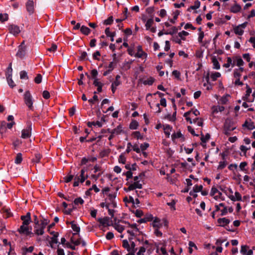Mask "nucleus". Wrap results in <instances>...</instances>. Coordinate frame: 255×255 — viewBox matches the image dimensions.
I'll return each instance as SVG.
<instances>
[{
	"instance_id": "3c124183",
	"label": "nucleus",
	"mask_w": 255,
	"mask_h": 255,
	"mask_svg": "<svg viewBox=\"0 0 255 255\" xmlns=\"http://www.w3.org/2000/svg\"><path fill=\"white\" fill-rule=\"evenodd\" d=\"M193 123L197 124V125L199 127H202L203 125V120L198 118H196L194 119L193 120Z\"/></svg>"
},
{
	"instance_id": "c756f323",
	"label": "nucleus",
	"mask_w": 255,
	"mask_h": 255,
	"mask_svg": "<svg viewBox=\"0 0 255 255\" xmlns=\"http://www.w3.org/2000/svg\"><path fill=\"white\" fill-rule=\"evenodd\" d=\"M138 127V123L135 120H132L129 124V128L131 129H136Z\"/></svg>"
},
{
	"instance_id": "0e129e2a",
	"label": "nucleus",
	"mask_w": 255,
	"mask_h": 255,
	"mask_svg": "<svg viewBox=\"0 0 255 255\" xmlns=\"http://www.w3.org/2000/svg\"><path fill=\"white\" fill-rule=\"evenodd\" d=\"M132 134L134 137L136 138L137 139H142L143 138L142 136L140 134V132L138 131L133 132Z\"/></svg>"
},
{
	"instance_id": "2f4dec72",
	"label": "nucleus",
	"mask_w": 255,
	"mask_h": 255,
	"mask_svg": "<svg viewBox=\"0 0 255 255\" xmlns=\"http://www.w3.org/2000/svg\"><path fill=\"white\" fill-rule=\"evenodd\" d=\"M121 222H122V223H124L128 224V227H130L131 228H133L134 229V231H135V232H138L139 231L137 227L136 224H130L129 222H127V221H121Z\"/></svg>"
},
{
	"instance_id": "9b49d317",
	"label": "nucleus",
	"mask_w": 255,
	"mask_h": 255,
	"mask_svg": "<svg viewBox=\"0 0 255 255\" xmlns=\"http://www.w3.org/2000/svg\"><path fill=\"white\" fill-rule=\"evenodd\" d=\"M34 235L35 234L37 236L42 235L44 233L45 228L40 225H35L34 226Z\"/></svg>"
},
{
	"instance_id": "a19ab883",
	"label": "nucleus",
	"mask_w": 255,
	"mask_h": 255,
	"mask_svg": "<svg viewBox=\"0 0 255 255\" xmlns=\"http://www.w3.org/2000/svg\"><path fill=\"white\" fill-rule=\"evenodd\" d=\"M42 157L40 153L35 154L34 157L32 159V162L35 163H39Z\"/></svg>"
},
{
	"instance_id": "39448f33",
	"label": "nucleus",
	"mask_w": 255,
	"mask_h": 255,
	"mask_svg": "<svg viewBox=\"0 0 255 255\" xmlns=\"http://www.w3.org/2000/svg\"><path fill=\"white\" fill-rule=\"evenodd\" d=\"M32 123L31 122L27 123V126L25 128L21 131V136L22 138L26 139L30 137L31 135Z\"/></svg>"
},
{
	"instance_id": "e433bc0d",
	"label": "nucleus",
	"mask_w": 255,
	"mask_h": 255,
	"mask_svg": "<svg viewBox=\"0 0 255 255\" xmlns=\"http://www.w3.org/2000/svg\"><path fill=\"white\" fill-rule=\"evenodd\" d=\"M154 79L153 77H149L147 80H144L143 82V84L144 85H152L153 84V83H154Z\"/></svg>"
},
{
	"instance_id": "2eb2a0df",
	"label": "nucleus",
	"mask_w": 255,
	"mask_h": 255,
	"mask_svg": "<svg viewBox=\"0 0 255 255\" xmlns=\"http://www.w3.org/2000/svg\"><path fill=\"white\" fill-rule=\"evenodd\" d=\"M147 55V54L143 51L142 46L141 45H138L137 46V52L134 54V56L137 58H141L143 56H145V57H146Z\"/></svg>"
},
{
	"instance_id": "338daca9",
	"label": "nucleus",
	"mask_w": 255,
	"mask_h": 255,
	"mask_svg": "<svg viewBox=\"0 0 255 255\" xmlns=\"http://www.w3.org/2000/svg\"><path fill=\"white\" fill-rule=\"evenodd\" d=\"M101 56V53L99 51H96L93 54V58L94 60H100L99 56Z\"/></svg>"
},
{
	"instance_id": "bf43d9fd",
	"label": "nucleus",
	"mask_w": 255,
	"mask_h": 255,
	"mask_svg": "<svg viewBox=\"0 0 255 255\" xmlns=\"http://www.w3.org/2000/svg\"><path fill=\"white\" fill-rule=\"evenodd\" d=\"M21 144H22V141L19 139H16L12 143V145L14 147L15 149H16L17 147L19 146Z\"/></svg>"
},
{
	"instance_id": "0eeeda50",
	"label": "nucleus",
	"mask_w": 255,
	"mask_h": 255,
	"mask_svg": "<svg viewBox=\"0 0 255 255\" xmlns=\"http://www.w3.org/2000/svg\"><path fill=\"white\" fill-rule=\"evenodd\" d=\"M8 30L10 33L15 36H17L21 32L19 26L13 24H9L8 26Z\"/></svg>"
},
{
	"instance_id": "680f3d73",
	"label": "nucleus",
	"mask_w": 255,
	"mask_h": 255,
	"mask_svg": "<svg viewBox=\"0 0 255 255\" xmlns=\"http://www.w3.org/2000/svg\"><path fill=\"white\" fill-rule=\"evenodd\" d=\"M236 58L237 59V63L236 65L239 66L241 67V66H243L244 64V62L243 60V59L240 57H236Z\"/></svg>"
},
{
	"instance_id": "4d7b16f0",
	"label": "nucleus",
	"mask_w": 255,
	"mask_h": 255,
	"mask_svg": "<svg viewBox=\"0 0 255 255\" xmlns=\"http://www.w3.org/2000/svg\"><path fill=\"white\" fill-rule=\"evenodd\" d=\"M42 75L40 74H37L34 78V82L36 84H40L42 81Z\"/></svg>"
},
{
	"instance_id": "7ed1b4c3",
	"label": "nucleus",
	"mask_w": 255,
	"mask_h": 255,
	"mask_svg": "<svg viewBox=\"0 0 255 255\" xmlns=\"http://www.w3.org/2000/svg\"><path fill=\"white\" fill-rule=\"evenodd\" d=\"M231 222L230 219L226 218H219L217 220V223L219 224L218 226L224 227L228 231L234 232L235 231L234 229H231L228 226V224Z\"/></svg>"
},
{
	"instance_id": "5fc2aeb1",
	"label": "nucleus",
	"mask_w": 255,
	"mask_h": 255,
	"mask_svg": "<svg viewBox=\"0 0 255 255\" xmlns=\"http://www.w3.org/2000/svg\"><path fill=\"white\" fill-rule=\"evenodd\" d=\"M97 93V92L95 91L94 92V96L93 97V98L92 99H90L88 100V102L90 104H94V101H98L99 100H98V97L97 96V95H96Z\"/></svg>"
},
{
	"instance_id": "cd10ccee",
	"label": "nucleus",
	"mask_w": 255,
	"mask_h": 255,
	"mask_svg": "<svg viewBox=\"0 0 255 255\" xmlns=\"http://www.w3.org/2000/svg\"><path fill=\"white\" fill-rule=\"evenodd\" d=\"M22 161V155L21 153H18L16 154L15 157L14 162L16 164H19L21 163Z\"/></svg>"
},
{
	"instance_id": "7c9ffc66",
	"label": "nucleus",
	"mask_w": 255,
	"mask_h": 255,
	"mask_svg": "<svg viewBox=\"0 0 255 255\" xmlns=\"http://www.w3.org/2000/svg\"><path fill=\"white\" fill-rule=\"evenodd\" d=\"M231 65L233 67L235 65V63H232V60L231 57H227V63L223 65V67L226 68H229Z\"/></svg>"
},
{
	"instance_id": "473e14b6",
	"label": "nucleus",
	"mask_w": 255,
	"mask_h": 255,
	"mask_svg": "<svg viewBox=\"0 0 255 255\" xmlns=\"http://www.w3.org/2000/svg\"><path fill=\"white\" fill-rule=\"evenodd\" d=\"M200 6V2L199 0H197L194 2V5L190 6L188 9L187 11H190V8L192 9H196Z\"/></svg>"
},
{
	"instance_id": "79ce46f5",
	"label": "nucleus",
	"mask_w": 255,
	"mask_h": 255,
	"mask_svg": "<svg viewBox=\"0 0 255 255\" xmlns=\"http://www.w3.org/2000/svg\"><path fill=\"white\" fill-rule=\"evenodd\" d=\"M117 65V62H114V61L110 62L109 65L107 66L108 70H109L111 72L114 69Z\"/></svg>"
},
{
	"instance_id": "1a4fd4ad",
	"label": "nucleus",
	"mask_w": 255,
	"mask_h": 255,
	"mask_svg": "<svg viewBox=\"0 0 255 255\" xmlns=\"http://www.w3.org/2000/svg\"><path fill=\"white\" fill-rule=\"evenodd\" d=\"M26 10L29 15H31L34 13V2L33 0H28L26 3Z\"/></svg>"
},
{
	"instance_id": "8fccbe9b",
	"label": "nucleus",
	"mask_w": 255,
	"mask_h": 255,
	"mask_svg": "<svg viewBox=\"0 0 255 255\" xmlns=\"http://www.w3.org/2000/svg\"><path fill=\"white\" fill-rule=\"evenodd\" d=\"M121 78V76L119 75H117L116 76L115 80L113 82V85H115L116 87L119 86L121 84V82L119 80Z\"/></svg>"
},
{
	"instance_id": "a18cd8bd",
	"label": "nucleus",
	"mask_w": 255,
	"mask_h": 255,
	"mask_svg": "<svg viewBox=\"0 0 255 255\" xmlns=\"http://www.w3.org/2000/svg\"><path fill=\"white\" fill-rule=\"evenodd\" d=\"M49 220L43 218L42 220H41L40 223H39V225L45 228L46 226L49 223Z\"/></svg>"
},
{
	"instance_id": "aec40b11",
	"label": "nucleus",
	"mask_w": 255,
	"mask_h": 255,
	"mask_svg": "<svg viewBox=\"0 0 255 255\" xmlns=\"http://www.w3.org/2000/svg\"><path fill=\"white\" fill-rule=\"evenodd\" d=\"M153 228H160L162 227V224L160 223V219L157 217H155L152 223Z\"/></svg>"
},
{
	"instance_id": "052dcab7",
	"label": "nucleus",
	"mask_w": 255,
	"mask_h": 255,
	"mask_svg": "<svg viewBox=\"0 0 255 255\" xmlns=\"http://www.w3.org/2000/svg\"><path fill=\"white\" fill-rule=\"evenodd\" d=\"M84 202V201L81 197L76 198L74 201V203L75 205L79 204L82 205Z\"/></svg>"
},
{
	"instance_id": "f3484780",
	"label": "nucleus",
	"mask_w": 255,
	"mask_h": 255,
	"mask_svg": "<svg viewBox=\"0 0 255 255\" xmlns=\"http://www.w3.org/2000/svg\"><path fill=\"white\" fill-rule=\"evenodd\" d=\"M235 4L231 6L230 8V11L231 12L236 13L240 12L242 9V7L240 5L236 3V1H235Z\"/></svg>"
},
{
	"instance_id": "49530a36",
	"label": "nucleus",
	"mask_w": 255,
	"mask_h": 255,
	"mask_svg": "<svg viewBox=\"0 0 255 255\" xmlns=\"http://www.w3.org/2000/svg\"><path fill=\"white\" fill-rule=\"evenodd\" d=\"M8 19V15L7 13H0V21L1 22L7 21Z\"/></svg>"
},
{
	"instance_id": "37998d69",
	"label": "nucleus",
	"mask_w": 255,
	"mask_h": 255,
	"mask_svg": "<svg viewBox=\"0 0 255 255\" xmlns=\"http://www.w3.org/2000/svg\"><path fill=\"white\" fill-rule=\"evenodd\" d=\"M210 135L209 133L206 134L204 136L202 133H201V140L203 143H206L210 138Z\"/></svg>"
},
{
	"instance_id": "e2e57ef3",
	"label": "nucleus",
	"mask_w": 255,
	"mask_h": 255,
	"mask_svg": "<svg viewBox=\"0 0 255 255\" xmlns=\"http://www.w3.org/2000/svg\"><path fill=\"white\" fill-rule=\"evenodd\" d=\"M74 176L73 175H68L64 177L63 180L66 183H68L70 182L73 178Z\"/></svg>"
},
{
	"instance_id": "f8f14e48",
	"label": "nucleus",
	"mask_w": 255,
	"mask_h": 255,
	"mask_svg": "<svg viewBox=\"0 0 255 255\" xmlns=\"http://www.w3.org/2000/svg\"><path fill=\"white\" fill-rule=\"evenodd\" d=\"M249 247L247 245H243L241 246L240 252L242 254L244 255H252L253 254V251L252 250H248Z\"/></svg>"
},
{
	"instance_id": "72a5a7b5",
	"label": "nucleus",
	"mask_w": 255,
	"mask_h": 255,
	"mask_svg": "<svg viewBox=\"0 0 255 255\" xmlns=\"http://www.w3.org/2000/svg\"><path fill=\"white\" fill-rule=\"evenodd\" d=\"M179 14L180 11L178 10H176L175 12H174L173 18L170 19V22L175 23V20L177 19Z\"/></svg>"
},
{
	"instance_id": "de8ad7c7",
	"label": "nucleus",
	"mask_w": 255,
	"mask_h": 255,
	"mask_svg": "<svg viewBox=\"0 0 255 255\" xmlns=\"http://www.w3.org/2000/svg\"><path fill=\"white\" fill-rule=\"evenodd\" d=\"M176 201L175 200H172L171 202H167V205L170 206L171 209L173 211L176 210L175 205Z\"/></svg>"
},
{
	"instance_id": "f704fd0d",
	"label": "nucleus",
	"mask_w": 255,
	"mask_h": 255,
	"mask_svg": "<svg viewBox=\"0 0 255 255\" xmlns=\"http://www.w3.org/2000/svg\"><path fill=\"white\" fill-rule=\"evenodd\" d=\"M221 76L220 73L219 72H214L212 73L211 75V78L213 81H215L217 80L218 78H220Z\"/></svg>"
},
{
	"instance_id": "5701e85b",
	"label": "nucleus",
	"mask_w": 255,
	"mask_h": 255,
	"mask_svg": "<svg viewBox=\"0 0 255 255\" xmlns=\"http://www.w3.org/2000/svg\"><path fill=\"white\" fill-rule=\"evenodd\" d=\"M6 80L8 85L12 88L15 86V84L14 82L12 79V77L11 76V74H8V75H6Z\"/></svg>"
},
{
	"instance_id": "c85d7f7f",
	"label": "nucleus",
	"mask_w": 255,
	"mask_h": 255,
	"mask_svg": "<svg viewBox=\"0 0 255 255\" xmlns=\"http://www.w3.org/2000/svg\"><path fill=\"white\" fill-rule=\"evenodd\" d=\"M160 105L164 107H165L166 106V100L165 98H161L160 101V104H157L156 105V106L159 108V109L157 111L158 113L161 112V110L159 108Z\"/></svg>"
},
{
	"instance_id": "603ef678",
	"label": "nucleus",
	"mask_w": 255,
	"mask_h": 255,
	"mask_svg": "<svg viewBox=\"0 0 255 255\" xmlns=\"http://www.w3.org/2000/svg\"><path fill=\"white\" fill-rule=\"evenodd\" d=\"M114 21L113 17L112 16H110L108 17V19H106L104 21V25H111Z\"/></svg>"
},
{
	"instance_id": "864d4df0",
	"label": "nucleus",
	"mask_w": 255,
	"mask_h": 255,
	"mask_svg": "<svg viewBox=\"0 0 255 255\" xmlns=\"http://www.w3.org/2000/svg\"><path fill=\"white\" fill-rule=\"evenodd\" d=\"M123 247L127 250L128 252L130 251V247L128 244V241L127 240L123 241Z\"/></svg>"
},
{
	"instance_id": "f03ea898",
	"label": "nucleus",
	"mask_w": 255,
	"mask_h": 255,
	"mask_svg": "<svg viewBox=\"0 0 255 255\" xmlns=\"http://www.w3.org/2000/svg\"><path fill=\"white\" fill-rule=\"evenodd\" d=\"M236 128L234 122L227 119L225 121L224 125V133L227 136L230 135L231 131H233Z\"/></svg>"
},
{
	"instance_id": "9d476101",
	"label": "nucleus",
	"mask_w": 255,
	"mask_h": 255,
	"mask_svg": "<svg viewBox=\"0 0 255 255\" xmlns=\"http://www.w3.org/2000/svg\"><path fill=\"white\" fill-rule=\"evenodd\" d=\"M110 218L108 217H105L104 218H99L98 221L103 227H108L111 226L110 223Z\"/></svg>"
},
{
	"instance_id": "a878e982",
	"label": "nucleus",
	"mask_w": 255,
	"mask_h": 255,
	"mask_svg": "<svg viewBox=\"0 0 255 255\" xmlns=\"http://www.w3.org/2000/svg\"><path fill=\"white\" fill-rule=\"evenodd\" d=\"M6 131V122L2 121L1 122L0 126V133L2 135Z\"/></svg>"
},
{
	"instance_id": "6ab92c4d",
	"label": "nucleus",
	"mask_w": 255,
	"mask_h": 255,
	"mask_svg": "<svg viewBox=\"0 0 255 255\" xmlns=\"http://www.w3.org/2000/svg\"><path fill=\"white\" fill-rule=\"evenodd\" d=\"M235 196H234L233 195H231L229 197L230 198V199L231 200H232L233 201H235L236 200H237V201H241L242 200V196L239 192H237V191L235 192Z\"/></svg>"
},
{
	"instance_id": "ddd939ff",
	"label": "nucleus",
	"mask_w": 255,
	"mask_h": 255,
	"mask_svg": "<svg viewBox=\"0 0 255 255\" xmlns=\"http://www.w3.org/2000/svg\"><path fill=\"white\" fill-rule=\"evenodd\" d=\"M18 51L16 54V56L20 59H22L25 55L26 48L18 46Z\"/></svg>"
},
{
	"instance_id": "4be33fe9",
	"label": "nucleus",
	"mask_w": 255,
	"mask_h": 255,
	"mask_svg": "<svg viewBox=\"0 0 255 255\" xmlns=\"http://www.w3.org/2000/svg\"><path fill=\"white\" fill-rule=\"evenodd\" d=\"M70 223L71 224V228L72 230L76 232V233L73 234V235L79 233L80 231V228L77 224H75L74 221H72Z\"/></svg>"
},
{
	"instance_id": "774afa93",
	"label": "nucleus",
	"mask_w": 255,
	"mask_h": 255,
	"mask_svg": "<svg viewBox=\"0 0 255 255\" xmlns=\"http://www.w3.org/2000/svg\"><path fill=\"white\" fill-rule=\"evenodd\" d=\"M227 163L225 161H220L219 162V164L218 166V169H224L227 165Z\"/></svg>"
},
{
	"instance_id": "c03bdc74",
	"label": "nucleus",
	"mask_w": 255,
	"mask_h": 255,
	"mask_svg": "<svg viewBox=\"0 0 255 255\" xmlns=\"http://www.w3.org/2000/svg\"><path fill=\"white\" fill-rule=\"evenodd\" d=\"M79 177H80V182L82 183L88 178V176L87 174H85L84 171H81Z\"/></svg>"
},
{
	"instance_id": "b1692460",
	"label": "nucleus",
	"mask_w": 255,
	"mask_h": 255,
	"mask_svg": "<svg viewBox=\"0 0 255 255\" xmlns=\"http://www.w3.org/2000/svg\"><path fill=\"white\" fill-rule=\"evenodd\" d=\"M80 31L81 33H82L83 34L85 35H89L91 32V29L85 25H82L81 27Z\"/></svg>"
},
{
	"instance_id": "bb28decb",
	"label": "nucleus",
	"mask_w": 255,
	"mask_h": 255,
	"mask_svg": "<svg viewBox=\"0 0 255 255\" xmlns=\"http://www.w3.org/2000/svg\"><path fill=\"white\" fill-rule=\"evenodd\" d=\"M114 227L115 229L120 233H122L125 229L123 225L119 224V222L115 223Z\"/></svg>"
},
{
	"instance_id": "a211bd4d",
	"label": "nucleus",
	"mask_w": 255,
	"mask_h": 255,
	"mask_svg": "<svg viewBox=\"0 0 255 255\" xmlns=\"http://www.w3.org/2000/svg\"><path fill=\"white\" fill-rule=\"evenodd\" d=\"M164 132L167 138H169L172 128L169 125H163Z\"/></svg>"
},
{
	"instance_id": "393cba45",
	"label": "nucleus",
	"mask_w": 255,
	"mask_h": 255,
	"mask_svg": "<svg viewBox=\"0 0 255 255\" xmlns=\"http://www.w3.org/2000/svg\"><path fill=\"white\" fill-rule=\"evenodd\" d=\"M234 31L236 34L239 35H242L244 32V30L239 25L236 26L234 28Z\"/></svg>"
},
{
	"instance_id": "6e6552de",
	"label": "nucleus",
	"mask_w": 255,
	"mask_h": 255,
	"mask_svg": "<svg viewBox=\"0 0 255 255\" xmlns=\"http://www.w3.org/2000/svg\"><path fill=\"white\" fill-rule=\"evenodd\" d=\"M20 219L22 221V225L28 226L31 222L30 213L27 212L26 215L21 216Z\"/></svg>"
},
{
	"instance_id": "423d86ee",
	"label": "nucleus",
	"mask_w": 255,
	"mask_h": 255,
	"mask_svg": "<svg viewBox=\"0 0 255 255\" xmlns=\"http://www.w3.org/2000/svg\"><path fill=\"white\" fill-rule=\"evenodd\" d=\"M107 130L108 133H111V135L108 137V139L111 140L114 138L115 134H119L123 132L122 126L120 125L113 129L108 128Z\"/></svg>"
},
{
	"instance_id": "69168bd1",
	"label": "nucleus",
	"mask_w": 255,
	"mask_h": 255,
	"mask_svg": "<svg viewBox=\"0 0 255 255\" xmlns=\"http://www.w3.org/2000/svg\"><path fill=\"white\" fill-rule=\"evenodd\" d=\"M91 74V76H92V78L94 79V80H95V79H98L97 78V76L98 74V71L96 69L92 70Z\"/></svg>"
},
{
	"instance_id": "09e8293b",
	"label": "nucleus",
	"mask_w": 255,
	"mask_h": 255,
	"mask_svg": "<svg viewBox=\"0 0 255 255\" xmlns=\"http://www.w3.org/2000/svg\"><path fill=\"white\" fill-rule=\"evenodd\" d=\"M189 35V33L184 30L182 31L181 32L178 33V36L181 38V39L183 40H185L186 38L184 36H186Z\"/></svg>"
},
{
	"instance_id": "c9c22d12",
	"label": "nucleus",
	"mask_w": 255,
	"mask_h": 255,
	"mask_svg": "<svg viewBox=\"0 0 255 255\" xmlns=\"http://www.w3.org/2000/svg\"><path fill=\"white\" fill-rule=\"evenodd\" d=\"M81 56L79 57V60L81 61L87 60V53L86 51H80Z\"/></svg>"
},
{
	"instance_id": "412c9836",
	"label": "nucleus",
	"mask_w": 255,
	"mask_h": 255,
	"mask_svg": "<svg viewBox=\"0 0 255 255\" xmlns=\"http://www.w3.org/2000/svg\"><path fill=\"white\" fill-rule=\"evenodd\" d=\"M212 62L213 65V69L217 70L220 69V65L216 56H213L212 57Z\"/></svg>"
},
{
	"instance_id": "6e6d98bb",
	"label": "nucleus",
	"mask_w": 255,
	"mask_h": 255,
	"mask_svg": "<svg viewBox=\"0 0 255 255\" xmlns=\"http://www.w3.org/2000/svg\"><path fill=\"white\" fill-rule=\"evenodd\" d=\"M119 162L120 163L125 164L126 162V158L124 155V153H122L120 154L119 158Z\"/></svg>"
},
{
	"instance_id": "ea45409f",
	"label": "nucleus",
	"mask_w": 255,
	"mask_h": 255,
	"mask_svg": "<svg viewBox=\"0 0 255 255\" xmlns=\"http://www.w3.org/2000/svg\"><path fill=\"white\" fill-rule=\"evenodd\" d=\"M69 206L70 207V208H67V209L65 210V211H64V214L66 215H70L72 212L73 210L76 209V208L74 207L73 204H69Z\"/></svg>"
},
{
	"instance_id": "dca6fc26",
	"label": "nucleus",
	"mask_w": 255,
	"mask_h": 255,
	"mask_svg": "<svg viewBox=\"0 0 255 255\" xmlns=\"http://www.w3.org/2000/svg\"><path fill=\"white\" fill-rule=\"evenodd\" d=\"M93 85L97 87V93L102 92L103 83L99 82L98 79H95L93 82Z\"/></svg>"
},
{
	"instance_id": "4c0bfd02",
	"label": "nucleus",
	"mask_w": 255,
	"mask_h": 255,
	"mask_svg": "<svg viewBox=\"0 0 255 255\" xmlns=\"http://www.w3.org/2000/svg\"><path fill=\"white\" fill-rule=\"evenodd\" d=\"M153 23V20L152 18L148 19L145 24V27L146 30H149L151 27L152 24Z\"/></svg>"
},
{
	"instance_id": "f257e3e1",
	"label": "nucleus",
	"mask_w": 255,
	"mask_h": 255,
	"mask_svg": "<svg viewBox=\"0 0 255 255\" xmlns=\"http://www.w3.org/2000/svg\"><path fill=\"white\" fill-rule=\"evenodd\" d=\"M23 101L25 105L28 109L31 111H34L33 102L34 100L30 91L27 90L23 94Z\"/></svg>"
},
{
	"instance_id": "13d9d810",
	"label": "nucleus",
	"mask_w": 255,
	"mask_h": 255,
	"mask_svg": "<svg viewBox=\"0 0 255 255\" xmlns=\"http://www.w3.org/2000/svg\"><path fill=\"white\" fill-rule=\"evenodd\" d=\"M20 78L21 79H28V77L27 72L24 70L21 71L20 72Z\"/></svg>"
},
{
	"instance_id": "20e7f679",
	"label": "nucleus",
	"mask_w": 255,
	"mask_h": 255,
	"mask_svg": "<svg viewBox=\"0 0 255 255\" xmlns=\"http://www.w3.org/2000/svg\"><path fill=\"white\" fill-rule=\"evenodd\" d=\"M17 231L20 234H23L30 237L34 236V233L31 232V227L29 228L28 226L22 225L18 229Z\"/></svg>"
},
{
	"instance_id": "58836bf2",
	"label": "nucleus",
	"mask_w": 255,
	"mask_h": 255,
	"mask_svg": "<svg viewBox=\"0 0 255 255\" xmlns=\"http://www.w3.org/2000/svg\"><path fill=\"white\" fill-rule=\"evenodd\" d=\"M178 28L175 26H173L171 30L169 31H166L164 32L165 34H170V35H173L174 34L177 32Z\"/></svg>"
},
{
	"instance_id": "4468645a",
	"label": "nucleus",
	"mask_w": 255,
	"mask_h": 255,
	"mask_svg": "<svg viewBox=\"0 0 255 255\" xmlns=\"http://www.w3.org/2000/svg\"><path fill=\"white\" fill-rule=\"evenodd\" d=\"M181 138V140L182 141H184L185 140V137L184 135L181 133L180 131H179L178 132H174L171 135V138L173 142L175 141V139Z\"/></svg>"
}]
</instances>
